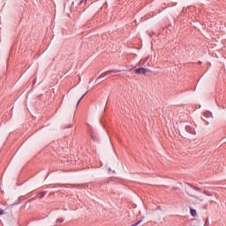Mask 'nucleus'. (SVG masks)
Here are the masks:
<instances>
[{
  "label": "nucleus",
  "mask_w": 226,
  "mask_h": 226,
  "mask_svg": "<svg viewBox=\"0 0 226 226\" xmlns=\"http://www.w3.org/2000/svg\"><path fill=\"white\" fill-rule=\"evenodd\" d=\"M151 72V70L147 69V68H144V67H139L138 69H135L134 72L137 75H146V73Z\"/></svg>",
  "instance_id": "f257e3e1"
},
{
  "label": "nucleus",
  "mask_w": 226,
  "mask_h": 226,
  "mask_svg": "<svg viewBox=\"0 0 226 226\" xmlns=\"http://www.w3.org/2000/svg\"><path fill=\"white\" fill-rule=\"evenodd\" d=\"M185 132H187L188 133H191V135H196L197 132H195V129L190 125H186L185 126Z\"/></svg>",
  "instance_id": "f03ea898"
},
{
  "label": "nucleus",
  "mask_w": 226,
  "mask_h": 226,
  "mask_svg": "<svg viewBox=\"0 0 226 226\" xmlns=\"http://www.w3.org/2000/svg\"><path fill=\"white\" fill-rule=\"evenodd\" d=\"M78 1V4H82V3H85V4H87L88 6H90V4H93V3H94L96 0H77Z\"/></svg>",
  "instance_id": "7ed1b4c3"
},
{
  "label": "nucleus",
  "mask_w": 226,
  "mask_h": 226,
  "mask_svg": "<svg viewBox=\"0 0 226 226\" xmlns=\"http://www.w3.org/2000/svg\"><path fill=\"white\" fill-rule=\"evenodd\" d=\"M201 119L203 121H205V123H207V124H209L211 119H213V117H209V114H205L203 115V117H201Z\"/></svg>",
  "instance_id": "20e7f679"
},
{
  "label": "nucleus",
  "mask_w": 226,
  "mask_h": 226,
  "mask_svg": "<svg viewBox=\"0 0 226 226\" xmlns=\"http://www.w3.org/2000/svg\"><path fill=\"white\" fill-rule=\"evenodd\" d=\"M111 72H121V71H117V70H109V71H107V72L102 73V74L96 79V82H98V80H100V79H102V77H105V75H107V73H110Z\"/></svg>",
  "instance_id": "39448f33"
},
{
  "label": "nucleus",
  "mask_w": 226,
  "mask_h": 226,
  "mask_svg": "<svg viewBox=\"0 0 226 226\" xmlns=\"http://www.w3.org/2000/svg\"><path fill=\"white\" fill-rule=\"evenodd\" d=\"M47 195V192H37V195L35 196L37 199H43Z\"/></svg>",
  "instance_id": "423d86ee"
},
{
  "label": "nucleus",
  "mask_w": 226,
  "mask_h": 226,
  "mask_svg": "<svg viewBox=\"0 0 226 226\" xmlns=\"http://www.w3.org/2000/svg\"><path fill=\"white\" fill-rule=\"evenodd\" d=\"M190 213L192 216H197V210L191 208Z\"/></svg>",
  "instance_id": "0eeeda50"
},
{
  "label": "nucleus",
  "mask_w": 226,
  "mask_h": 226,
  "mask_svg": "<svg viewBox=\"0 0 226 226\" xmlns=\"http://www.w3.org/2000/svg\"><path fill=\"white\" fill-rule=\"evenodd\" d=\"M90 137L93 140H98V137L94 135V132H90Z\"/></svg>",
  "instance_id": "6e6552de"
},
{
  "label": "nucleus",
  "mask_w": 226,
  "mask_h": 226,
  "mask_svg": "<svg viewBox=\"0 0 226 226\" xmlns=\"http://www.w3.org/2000/svg\"><path fill=\"white\" fill-rule=\"evenodd\" d=\"M87 94V93H85L81 97H80V99L78 101V102H77V106H79V103H80V102H82V99L84 98V96H86Z\"/></svg>",
  "instance_id": "1a4fd4ad"
},
{
  "label": "nucleus",
  "mask_w": 226,
  "mask_h": 226,
  "mask_svg": "<svg viewBox=\"0 0 226 226\" xmlns=\"http://www.w3.org/2000/svg\"><path fill=\"white\" fill-rule=\"evenodd\" d=\"M63 222H64V219L63 218H59L56 220V223H63Z\"/></svg>",
  "instance_id": "9d476101"
},
{
  "label": "nucleus",
  "mask_w": 226,
  "mask_h": 226,
  "mask_svg": "<svg viewBox=\"0 0 226 226\" xmlns=\"http://www.w3.org/2000/svg\"><path fill=\"white\" fill-rule=\"evenodd\" d=\"M102 185H109V180H106L104 183H101L100 186H102Z\"/></svg>",
  "instance_id": "9b49d317"
},
{
  "label": "nucleus",
  "mask_w": 226,
  "mask_h": 226,
  "mask_svg": "<svg viewBox=\"0 0 226 226\" xmlns=\"http://www.w3.org/2000/svg\"><path fill=\"white\" fill-rule=\"evenodd\" d=\"M4 215V210H3V209L0 208V215Z\"/></svg>",
  "instance_id": "f8f14e48"
},
{
  "label": "nucleus",
  "mask_w": 226,
  "mask_h": 226,
  "mask_svg": "<svg viewBox=\"0 0 226 226\" xmlns=\"http://www.w3.org/2000/svg\"><path fill=\"white\" fill-rule=\"evenodd\" d=\"M193 189H194V190H200L199 187H195V186L193 187Z\"/></svg>",
  "instance_id": "ddd939ff"
},
{
  "label": "nucleus",
  "mask_w": 226,
  "mask_h": 226,
  "mask_svg": "<svg viewBox=\"0 0 226 226\" xmlns=\"http://www.w3.org/2000/svg\"><path fill=\"white\" fill-rule=\"evenodd\" d=\"M112 170L110 168H109V172H110Z\"/></svg>",
  "instance_id": "4468645a"
}]
</instances>
